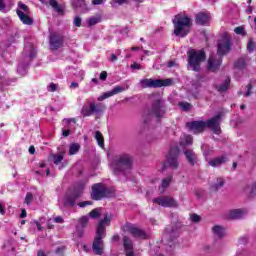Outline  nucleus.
<instances>
[{
  "label": "nucleus",
  "instance_id": "60",
  "mask_svg": "<svg viewBox=\"0 0 256 256\" xmlns=\"http://www.w3.org/2000/svg\"><path fill=\"white\" fill-rule=\"evenodd\" d=\"M77 87H79V83L77 82H72L70 85V89H77Z\"/></svg>",
  "mask_w": 256,
  "mask_h": 256
},
{
  "label": "nucleus",
  "instance_id": "49",
  "mask_svg": "<svg viewBox=\"0 0 256 256\" xmlns=\"http://www.w3.org/2000/svg\"><path fill=\"white\" fill-rule=\"evenodd\" d=\"M246 87H247V91L244 94V97H249L251 95V89H253V85L248 84Z\"/></svg>",
  "mask_w": 256,
  "mask_h": 256
},
{
  "label": "nucleus",
  "instance_id": "61",
  "mask_svg": "<svg viewBox=\"0 0 256 256\" xmlns=\"http://www.w3.org/2000/svg\"><path fill=\"white\" fill-rule=\"evenodd\" d=\"M25 217H27V211L25 209H23L21 214H20V218L25 219Z\"/></svg>",
  "mask_w": 256,
  "mask_h": 256
},
{
  "label": "nucleus",
  "instance_id": "23",
  "mask_svg": "<svg viewBox=\"0 0 256 256\" xmlns=\"http://www.w3.org/2000/svg\"><path fill=\"white\" fill-rule=\"evenodd\" d=\"M123 245L126 256H135V252H133V241L129 237H123Z\"/></svg>",
  "mask_w": 256,
  "mask_h": 256
},
{
  "label": "nucleus",
  "instance_id": "42",
  "mask_svg": "<svg viewBox=\"0 0 256 256\" xmlns=\"http://www.w3.org/2000/svg\"><path fill=\"white\" fill-rule=\"evenodd\" d=\"M26 51H30L29 53V58L30 59H35V57H37V50H35V48H33V46H30L29 49L25 48Z\"/></svg>",
  "mask_w": 256,
  "mask_h": 256
},
{
  "label": "nucleus",
  "instance_id": "52",
  "mask_svg": "<svg viewBox=\"0 0 256 256\" xmlns=\"http://www.w3.org/2000/svg\"><path fill=\"white\" fill-rule=\"evenodd\" d=\"M0 215H5V204L0 201Z\"/></svg>",
  "mask_w": 256,
  "mask_h": 256
},
{
  "label": "nucleus",
  "instance_id": "63",
  "mask_svg": "<svg viewBox=\"0 0 256 256\" xmlns=\"http://www.w3.org/2000/svg\"><path fill=\"white\" fill-rule=\"evenodd\" d=\"M29 154L30 155H35V147L34 146L29 147Z\"/></svg>",
  "mask_w": 256,
  "mask_h": 256
},
{
  "label": "nucleus",
  "instance_id": "14",
  "mask_svg": "<svg viewBox=\"0 0 256 256\" xmlns=\"http://www.w3.org/2000/svg\"><path fill=\"white\" fill-rule=\"evenodd\" d=\"M152 201L161 207H179V203H177V201L171 196H160L158 198H154Z\"/></svg>",
  "mask_w": 256,
  "mask_h": 256
},
{
  "label": "nucleus",
  "instance_id": "43",
  "mask_svg": "<svg viewBox=\"0 0 256 256\" xmlns=\"http://www.w3.org/2000/svg\"><path fill=\"white\" fill-rule=\"evenodd\" d=\"M32 202H33V194H32L31 192H28V193L26 194L25 199H24V203H25L26 205H31Z\"/></svg>",
  "mask_w": 256,
  "mask_h": 256
},
{
  "label": "nucleus",
  "instance_id": "22",
  "mask_svg": "<svg viewBox=\"0 0 256 256\" xmlns=\"http://www.w3.org/2000/svg\"><path fill=\"white\" fill-rule=\"evenodd\" d=\"M211 21V14L205 12H199L196 14L197 25H207Z\"/></svg>",
  "mask_w": 256,
  "mask_h": 256
},
{
  "label": "nucleus",
  "instance_id": "9",
  "mask_svg": "<svg viewBox=\"0 0 256 256\" xmlns=\"http://www.w3.org/2000/svg\"><path fill=\"white\" fill-rule=\"evenodd\" d=\"M231 40H232L231 34L224 33L221 39L218 41L217 53L220 57H223V55H227V53L231 51V47L233 45Z\"/></svg>",
  "mask_w": 256,
  "mask_h": 256
},
{
  "label": "nucleus",
  "instance_id": "29",
  "mask_svg": "<svg viewBox=\"0 0 256 256\" xmlns=\"http://www.w3.org/2000/svg\"><path fill=\"white\" fill-rule=\"evenodd\" d=\"M11 0H0V11L2 13H7V11L11 10Z\"/></svg>",
  "mask_w": 256,
  "mask_h": 256
},
{
  "label": "nucleus",
  "instance_id": "38",
  "mask_svg": "<svg viewBox=\"0 0 256 256\" xmlns=\"http://www.w3.org/2000/svg\"><path fill=\"white\" fill-rule=\"evenodd\" d=\"M170 183H171V178L163 179L161 187L159 188L160 193H164L165 192V188L169 187Z\"/></svg>",
  "mask_w": 256,
  "mask_h": 256
},
{
  "label": "nucleus",
  "instance_id": "24",
  "mask_svg": "<svg viewBox=\"0 0 256 256\" xmlns=\"http://www.w3.org/2000/svg\"><path fill=\"white\" fill-rule=\"evenodd\" d=\"M227 161V156H220L212 160H209L208 165H210V167H220V165H223V163H227Z\"/></svg>",
  "mask_w": 256,
  "mask_h": 256
},
{
  "label": "nucleus",
  "instance_id": "53",
  "mask_svg": "<svg viewBox=\"0 0 256 256\" xmlns=\"http://www.w3.org/2000/svg\"><path fill=\"white\" fill-rule=\"evenodd\" d=\"M63 123L69 124V123H76L75 118H66L63 120Z\"/></svg>",
  "mask_w": 256,
  "mask_h": 256
},
{
  "label": "nucleus",
  "instance_id": "28",
  "mask_svg": "<svg viewBox=\"0 0 256 256\" xmlns=\"http://www.w3.org/2000/svg\"><path fill=\"white\" fill-rule=\"evenodd\" d=\"M229 85H231V79L227 78L222 84L216 86V89L219 93H225L229 89Z\"/></svg>",
  "mask_w": 256,
  "mask_h": 256
},
{
  "label": "nucleus",
  "instance_id": "64",
  "mask_svg": "<svg viewBox=\"0 0 256 256\" xmlns=\"http://www.w3.org/2000/svg\"><path fill=\"white\" fill-rule=\"evenodd\" d=\"M70 131L69 130H62L63 137H69Z\"/></svg>",
  "mask_w": 256,
  "mask_h": 256
},
{
  "label": "nucleus",
  "instance_id": "26",
  "mask_svg": "<svg viewBox=\"0 0 256 256\" xmlns=\"http://www.w3.org/2000/svg\"><path fill=\"white\" fill-rule=\"evenodd\" d=\"M178 159V156L177 154L175 155H169L168 158H167V163L168 165H170V167L172 169H177V167H179V162L177 161Z\"/></svg>",
  "mask_w": 256,
  "mask_h": 256
},
{
  "label": "nucleus",
  "instance_id": "2",
  "mask_svg": "<svg viewBox=\"0 0 256 256\" xmlns=\"http://www.w3.org/2000/svg\"><path fill=\"white\" fill-rule=\"evenodd\" d=\"M173 25L176 37H187L191 31L193 20L186 15L178 14L173 19Z\"/></svg>",
  "mask_w": 256,
  "mask_h": 256
},
{
  "label": "nucleus",
  "instance_id": "47",
  "mask_svg": "<svg viewBox=\"0 0 256 256\" xmlns=\"http://www.w3.org/2000/svg\"><path fill=\"white\" fill-rule=\"evenodd\" d=\"M80 0H71L72 3V7L74 9H79V7H81V4H79ZM85 0H81V2L83 3Z\"/></svg>",
  "mask_w": 256,
  "mask_h": 256
},
{
  "label": "nucleus",
  "instance_id": "45",
  "mask_svg": "<svg viewBox=\"0 0 256 256\" xmlns=\"http://www.w3.org/2000/svg\"><path fill=\"white\" fill-rule=\"evenodd\" d=\"M190 220L192 221V223H199L201 221V216H199L198 214H191Z\"/></svg>",
  "mask_w": 256,
  "mask_h": 256
},
{
  "label": "nucleus",
  "instance_id": "58",
  "mask_svg": "<svg viewBox=\"0 0 256 256\" xmlns=\"http://www.w3.org/2000/svg\"><path fill=\"white\" fill-rule=\"evenodd\" d=\"M114 3H117V5H125V3H127V0H114Z\"/></svg>",
  "mask_w": 256,
  "mask_h": 256
},
{
  "label": "nucleus",
  "instance_id": "32",
  "mask_svg": "<svg viewBox=\"0 0 256 256\" xmlns=\"http://www.w3.org/2000/svg\"><path fill=\"white\" fill-rule=\"evenodd\" d=\"M49 5L52 9L57 11V13H63V8H61L57 0H49Z\"/></svg>",
  "mask_w": 256,
  "mask_h": 256
},
{
  "label": "nucleus",
  "instance_id": "31",
  "mask_svg": "<svg viewBox=\"0 0 256 256\" xmlns=\"http://www.w3.org/2000/svg\"><path fill=\"white\" fill-rule=\"evenodd\" d=\"M235 69H240L243 71V69H247V61L245 58H240L238 61L234 64Z\"/></svg>",
  "mask_w": 256,
  "mask_h": 256
},
{
  "label": "nucleus",
  "instance_id": "1",
  "mask_svg": "<svg viewBox=\"0 0 256 256\" xmlns=\"http://www.w3.org/2000/svg\"><path fill=\"white\" fill-rule=\"evenodd\" d=\"M111 223V218L105 214L104 219H102L96 229V236L92 243V251L95 255H103L105 251V243L103 239L105 237V227L109 226Z\"/></svg>",
  "mask_w": 256,
  "mask_h": 256
},
{
  "label": "nucleus",
  "instance_id": "54",
  "mask_svg": "<svg viewBox=\"0 0 256 256\" xmlns=\"http://www.w3.org/2000/svg\"><path fill=\"white\" fill-rule=\"evenodd\" d=\"M105 0H92V5H103Z\"/></svg>",
  "mask_w": 256,
  "mask_h": 256
},
{
  "label": "nucleus",
  "instance_id": "56",
  "mask_svg": "<svg viewBox=\"0 0 256 256\" xmlns=\"http://www.w3.org/2000/svg\"><path fill=\"white\" fill-rule=\"evenodd\" d=\"M100 79H101V81H105V79H107V72L106 71H102L100 73Z\"/></svg>",
  "mask_w": 256,
  "mask_h": 256
},
{
  "label": "nucleus",
  "instance_id": "59",
  "mask_svg": "<svg viewBox=\"0 0 256 256\" xmlns=\"http://www.w3.org/2000/svg\"><path fill=\"white\" fill-rule=\"evenodd\" d=\"M250 195H256V182L254 183L252 189H251V192H250Z\"/></svg>",
  "mask_w": 256,
  "mask_h": 256
},
{
  "label": "nucleus",
  "instance_id": "48",
  "mask_svg": "<svg viewBox=\"0 0 256 256\" xmlns=\"http://www.w3.org/2000/svg\"><path fill=\"white\" fill-rule=\"evenodd\" d=\"M81 17H79V16H76L75 18H74V25H75V27H81Z\"/></svg>",
  "mask_w": 256,
  "mask_h": 256
},
{
  "label": "nucleus",
  "instance_id": "40",
  "mask_svg": "<svg viewBox=\"0 0 256 256\" xmlns=\"http://www.w3.org/2000/svg\"><path fill=\"white\" fill-rule=\"evenodd\" d=\"M89 216H90L92 219H97V218L101 217V212L99 211V208H95L94 210H92V211L89 213Z\"/></svg>",
  "mask_w": 256,
  "mask_h": 256
},
{
  "label": "nucleus",
  "instance_id": "11",
  "mask_svg": "<svg viewBox=\"0 0 256 256\" xmlns=\"http://www.w3.org/2000/svg\"><path fill=\"white\" fill-rule=\"evenodd\" d=\"M124 231H126V233H130L132 237H136L137 239H149V234H147L145 230H142L133 224L124 225Z\"/></svg>",
  "mask_w": 256,
  "mask_h": 256
},
{
  "label": "nucleus",
  "instance_id": "20",
  "mask_svg": "<svg viewBox=\"0 0 256 256\" xmlns=\"http://www.w3.org/2000/svg\"><path fill=\"white\" fill-rule=\"evenodd\" d=\"M87 223H89V216H82L79 219V225L76 226V231L74 232L75 237H81L83 235V228L87 227Z\"/></svg>",
  "mask_w": 256,
  "mask_h": 256
},
{
  "label": "nucleus",
  "instance_id": "37",
  "mask_svg": "<svg viewBox=\"0 0 256 256\" xmlns=\"http://www.w3.org/2000/svg\"><path fill=\"white\" fill-rule=\"evenodd\" d=\"M234 33L236 35H241L242 37H247V32L245 31V26H238L234 28Z\"/></svg>",
  "mask_w": 256,
  "mask_h": 256
},
{
  "label": "nucleus",
  "instance_id": "7",
  "mask_svg": "<svg viewBox=\"0 0 256 256\" xmlns=\"http://www.w3.org/2000/svg\"><path fill=\"white\" fill-rule=\"evenodd\" d=\"M104 111L105 105L103 103L91 102L89 106H82L81 115L84 117H91V115H101Z\"/></svg>",
  "mask_w": 256,
  "mask_h": 256
},
{
  "label": "nucleus",
  "instance_id": "18",
  "mask_svg": "<svg viewBox=\"0 0 256 256\" xmlns=\"http://www.w3.org/2000/svg\"><path fill=\"white\" fill-rule=\"evenodd\" d=\"M49 43L50 49L52 51H57V49H61V47H63V36L57 33H52L50 35Z\"/></svg>",
  "mask_w": 256,
  "mask_h": 256
},
{
  "label": "nucleus",
  "instance_id": "44",
  "mask_svg": "<svg viewBox=\"0 0 256 256\" xmlns=\"http://www.w3.org/2000/svg\"><path fill=\"white\" fill-rule=\"evenodd\" d=\"M247 49H248L249 53H253V51H255V42L253 41V38H250L248 45H247Z\"/></svg>",
  "mask_w": 256,
  "mask_h": 256
},
{
  "label": "nucleus",
  "instance_id": "36",
  "mask_svg": "<svg viewBox=\"0 0 256 256\" xmlns=\"http://www.w3.org/2000/svg\"><path fill=\"white\" fill-rule=\"evenodd\" d=\"M178 105L182 111H191L193 109V105L189 102H179Z\"/></svg>",
  "mask_w": 256,
  "mask_h": 256
},
{
  "label": "nucleus",
  "instance_id": "30",
  "mask_svg": "<svg viewBox=\"0 0 256 256\" xmlns=\"http://www.w3.org/2000/svg\"><path fill=\"white\" fill-rule=\"evenodd\" d=\"M212 231L214 233V235H216V237H219V239H221V237H223L225 235V228H223L222 226L216 225L212 228Z\"/></svg>",
  "mask_w": 256,
  "mask_h": 256
},
{
  "label": "nucleus",
  "instance_id": "5",
  "mask_svg": "<svg viewBox=\"0 0 256 256\" xmlns=\"http://www.w3.org/2000/svg\"><path fill=\"white\" fill-rule=\"evenodd\" d=\"M84 189L85 183L81 182L74 188V192H67L63 199L65 207H75V201L81 197Z\"/></svg>",
  "mask_w": 256,
  "mask_h": 256
},
{
  "label": "nucleus",
  "instance_id": "21",
  "mask_svg": "<svg viewBox=\"0 0 256 256\" xmlns=\"http://www.w3.org/2000/svg\"><path fill=\"white\" fill-rule=\"evenodd\" d=\"M246 214H247V210L245 209H233L227 213L226 217L227 219L237 220V219H243V216Z\"/></svg>",
  "mask_w": 256,
  "mask_h": 256
},
{
  "label": "nucleus",
  "instance_id": "8",
  "mask_svg": "<svg viewBox=\"0 0 256 256\" xmlns=\"http://www.w3.org/2000/svg\"><path fill=\"white\" fill-rule=\"evenodd\" d=\"M16 13L24 25H33V18H31V11L28 5L23 2H18Z\"/></svg>",
  "mask_w": 256,
  "mask_h": 256
},
{
  "label": "nucleus",
  "instance_id": "12",
  "mask_svg": "<svg viewBox=\"0 0 256 256\" xmlns=\"http://www.w3.org/2000/svg\"><path fill=\"white\" fill-rule=\"evenodd\" d=\"M177 237H179V228L177 225L167 226L164 233V239L168 241L169 247H173Z\"/></svg>",
  "mask_w": 256,
  "mask_h": 256
},
{
  "label": "nucleus",
  "instance_id": "6",
  "mask_svg": "<svg viewBox=\"0 0 256 256\" xmlns=\"http://www.w3.org/2000/svg\"><path fill=\"white\" fill-rule=\"evenodd\" d=\"M140 85L142 89H157L159 87H170V85H173V79H142L140 80Z\"/></svg>",
  "mask_w": 256,
  "mask_h": 256
},
{
  "label": "nucleus",
  "instance_id": "25",
  "mask_svg": "<svg viewBox=\"0 0 256 256\" xmlns=\"http://www.w3.org/2000/svg\"><path fill=\"white\" fill-rule=\"evenodd\" d=\"M184 155L190 165H195V163H197V155L193 150L184 151Z\"/></svg>",
  "mask_w": 256,
  "mask_h": 256
},
{
  "label": "nucleus",
  "instance_id": "55",
  "mask_svg": "<svg viewBox=\"0 0 256 256\" xmlns=\"http://www.w3.org/2000/svg\"><path fill=\"white\" fill-rule=\"evenodd\" d=\"M131 69H141V64L137 63V62H134L131 66Z\"/></svg>",
  "mask_w": 256,
  "mask_h": 256
},
{
  "label": "nucleus",
  "instance_id": "62",
  "mask_svg": "<svg viewBox=\"0 0 256 256\" xmlns=\"http://www.w3.org/2000/svg\"><path fill=\"white\" fill-rule=\"evenodd\" d=\"M110 61H111L112 63H115V61H117V55L111 54Z\"/></svg>",
  "mask_w": 256,
  "mask_h": 256
},
{
  "label": "nucleus",
  "instance_id": "19",
  "mask_svg": "<svg viewBox=\"0 0 256 256\" xmlns=\"http://www.w3.org/2000/svg\"><path fill=\"white\" fill-rule=\"evenodd\" d=\"M127 88L123 86H115L112 90L103 93L98 97V101H105V99H109V97H113V95H119V93H123Z\"/></svg>",
  "mask_w": 256,
  "mask_h": 256
},
{
  "label": "nucleus",
  "instance_id": "46",
  "mask_svg": "<svg viewBox=\"0 0 256 256\" xmlns=\"http://www.w3.org/2000/svg\"><path fill=\"white\" fill-rule=\"evenodd\" d=\"M48 91L50 93H55V91L57 90V84L55 83H50L47 87Z\"/></svg>",
  "mask_w": 256,
  "mask_h": 256
},
{
  "label": "nucleus",
  "instance_id": "41",
  "mask_svg": "<svg viewBox=\"0 0 256 256\" xmlns=\"http://www.w3.org/2000/svg\"><path fill=\"white\" fill-rule=\"evenodd\" d=\"M97 23H101V18L99 17H92L88 20L89 27H93V25H97Z\"/></svg>",
  "mask_w": 256,
  "mask_h": 256
},
{
  "label": "nucleus",
  "instance_id": "16",
  "mask_svg": "<svg viewBox=\"0 0 256 256\" xmlns=\"http://www.w3.org/2000/svg\"><path fill=\"white\" fill-rule=\"evenodd\" d=\"M204 123L206 127L212 129L213 133L216 135L221 133V115L218 114Z\"/></svg>",
  "mask_w": 256,
  "mask_h": 256
},
{
  "label": "nucleus",
  "instance_id": "57",
  "mask_svg": "<svg viewBox=\"0 0 256 256\" xmlns=\"http://www.w3.org/2000/svg\"><path fill=\"white\" fill-rule=\"evenodd\" d=\"M167 67L171 68V67H177V62L175 61H170L167 63Z\"/></svg>",
  "mask_w": 256,
  "mask_h": 256
},
{
  "label": "nucleus",
  "instance_id": "13",
  "mask_svg": "<svg viewBox=\"0 0 256 256\" xmlns=\"http://www.w3.org/2000/svg\"><path fill=\"white\" fill-rule=\"evenodd\" d=\"M107 187L102 183H97L92 186L91 197L94 201H101L104 197H107Z\"/></svg>",
  "mask_w": 256,
  "mask_h": 256
},
{
  "label": "nucleus",
  "instance_id": "15",
  "mask_svg": "<svg viewBox=\"0 0 256 256\" xmlns=\"http://www.w3.org/2000/svg\"><path fill=\"white\" fill-rule=\"evenodd\" d=\"M223 63V57L215 54H212L207 63V69L208 71H211L212 73H215V71H218L219 67H221V64Z\"/></svg>",
  "mask_w": 256,
  "mask_h": 256
},
{
  "label": "nucleus",
  "instance_id": "27",
  "mask_svg": "<svg viewBox=\"0 0 256 256\" xmlns=\"http://www.w3.org/2000/svg\"><path fill=\"white\" fill-rule=\"evenodd\" d=\"M193 144V137L191 135H184L180 139V145L182 147H189V145Z\"/></svg>",
  "mask_w": 256,
  "mask_h": 256
},
{
  "label": "nucleus",
  "instance_id": "35",
  "mask_svg": "<svg viewBox=\"0 0 256 256\" xmlns=\"http://www.w3.org/2000/svg\"><path fill=\"white\" fill-rule=\"evenodd\" d=\"M80 149H81V145H79L77 143L71 144L70 149H69V155L77 154Z\"/></svg>",
  "mask_w": 256,
  "mask_h": 256
},
{
  "label": "nucleus",
  "instance_id": "39",
  "mask_svg": "<svg viewBox=\"0 0 256 256\" xmlns=\"http://www.w3.org/2000/svg\"><path fill=\"white\" fill-rule=\"evenodd\" d=\"M52 159L54 161V165H59V163H61V161H63V156H62V154H53Z\"/></svg>",
  "mask_w": 256,
  "mask_h": 256
},
{
  "label": "nucleus",
  "instance_id": "33",
  "mask_svg": "<svg viewBox=\"0 0 256 256\" xmlns=\"http://www.w3.org/2000/svg\"><path fill=\"white\" fill-rule=\"evenodd\" d=\"M95 139H96L99 147H105V142L103 140V134H101V132H99V131L95 132Z\"/></svg>",
  "mask_w": 256,
  "mask_h": 256
},
{
  "label": "nucleus",
  "instance_id": "17",
  "mask_svg": "<svg viewBox=\"0 0 256 256\" xmlns=\"http://www.w3.org/2000/svg\"><path fill=\"white\" fill-rule=\"evenodd\" d=\"M186 127L188 129H190V131H193V133H195V135H197L199 133H203L205 131V129L207 128L205 121H202V120L188 122L186 124Z\"/></svg>",
  "mask_w": 256,
  "mask_h": 256
},
{
  "label": "nucleus",
  "instance_id": "3",
  "mask_svg": "<svg viewBox=\"0 0 256 256\" xmlns=\"http://www.w3.org/2000/svg\"><path fill=\"white\" fill-rule=\"evenodd\" d=\"M151 106L148 109L149 115H154L157 119H163L167 113V105L165 100L159 94H153L151 96Z\"/></svg>",
  "mask_w": 256,
  "mask_h": 256
},
{
  "label": "nucleus",
  "instance_id": "51",
  "mask_svg": "<svg viewBox=\"0 0 256 256\" xmlns=\"http://www.w3.org/2000/svg\"><path fill=\"white\" fill-rule=\"evenodd\" d=\"M54 223H65V220H63V217L61 216H56L54 218Z\"/></svg>",
  "mask_w": 256,
  "mask_h": 256
},
{
  "label": "nucleus",
  "instance_id": "4",
  "mask_svg": "<svg viewBox=\"0 0 256 256\" xmlns=\"http://www.w3.org/2000/svg\"><path fill=\"white\" fill-rule=\"evenodd\" d=\"M205 50L191 49L188 51V67L192 71H201V63L205 61Z\"/></svg>",
  "mask_w": 256,
  "mask_h": 256
},
{
  "label": "nucleus",
  "instance_id": "50",
  "mask_svg": "<svg viewBox=\"0 0 256 256\" xmlns=\"http://www.w3.org/2000/svg\"><path fill=\"white\" fill-rule=\"evenodd\" d=\"M81 208L87 207V205H93V202L91 201H84V202H80L78 204Z\"/></svg>",
  "mask_w": 256,
  "mask_h": 256
},
{
  "label": "nucleus",
  "instance_id": "10",
  "mask_svg": "<svg viewBox=\"0 0 256 256\" xmlns=\"http://www.w3.org/2000/svg\"><path fill=\"white\" fill-rule=\"evenodd\" d=\"M127 169H131V156L128 154H122L116 157L114 161V170L125 171Z\"/></svg>",
  "mask_w": 256,
  "mask_h": 256
},
{
  "label": "nucleus",
  "instance_id": "34",
  "mask_svg": "<svg viewBox=\"0 0 256 256\" xmlns=\"http://www.w3.org/2000/svg\"><path fill=\"white\" fill-rule=\"evenodd\" d=\"M225 185V180L223 178H218L217 182L212 186L213 191H219Z\"/></svg>",
  "mask_w": 256,
  "mask_h": 256
}]
</instances>
